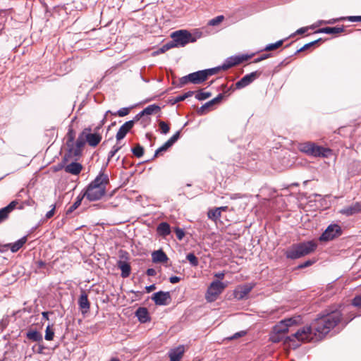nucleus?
Masks as SVG:
<instances>
[{"label":"nucleus","mask_w":361,"mask_h":361,"mask_svg":"<svg viewBox=\"0 0 361 361\" xmlns=\"http://www.w3.org/2000/svg\"><path fill=\"white\" fill-rule=\"evenodd\" d=\"M361 212V204L359 202H355L351 205L343 207L340 210V213L350 216Z\"/></svg>","instance_id":"17"},{"label":"nucleus","mask_w":361,"mask_h":361,"mask_svg":"<svg viewBox=\"0 0 361 361\" xmlns=\"http://www.w3.org/2000/svg\"><path fill=\"white\" fill-rule=\"evenodd\" d=\"M156 288V286L154 284L145 287V289L147 293H150L151 291L154 290Z\"/></svg>","instance_id":"62"},{"label":"nucleus","mask_w":361,"mask_h":361,"mask_svg":"<svg viewBox=\"0 0 361 361\" xmlns=\"http://www.w3.org/2000/svg\"><path fill=\"white\" fill-rule=\"evenodd\" d=\"M351 305L353 306L357 307L358 312L357 313H353V312H349L350 313V316H349L350 319L346 323L349 322L350 321H351L353 319H354L357 316L361 315V294L356 295L352 300Z\"/></svg>","instance_id":"20"},{"label":"nucleus","mask_w":361,"mask_h":361,"mask_svg":"<svg viewBox=\"0 0 361 361\" xmlns=\"http://www.w3.org/2000/svg\"><path fill=\"white\" fill-rule=\"evenodd\" d=\"M245 59H246V58L244 57L243 56H231V57L228 58L221 66H218L217 68H219V71L220 70H227L235 65H238V64L242 63Z\"/></svg>","instance_id":"14"},{"label":"nucleus","mask_w":361,"mask_h":361,"mask_svg":"<svg viewBox=\"0 0 361 361\" xmlns=\"http://www.w3.org/2000/svg\"><path fill=\"white\" fill-rule=\"evenodd\" d=\"M284 322L288 324V327L289 326H291L295 324H298V322H300V321L301 320L300 319V316H298V317H290V318H288V319H283Z\"/></svg>","instance_id":"45"},{"label":"nucleus","mask_w":361,"mask_h":361,"mask_svg":"<svg viewBox=\"0 0 361 361\" xmlns=\"http://www.w3.org/2000/svg\"><path fill=\"white\" fill-rule=\"evenodd\" d=\"M157 274V271L154 269L149 268L147 270V274L149 276H154Z\"/></svg>","instance_id":"58"},{"label":"nucleus","mask_w":361,"mask_h":361,"mask_svg":"<svg viewBox=\"0 0 361 361\" xmlns=\"http://www.w3.org/2000/svg\"><path fill=\"white\" fill-rule=\"evenodd\" d=\"M152 299L157 305H166L171 300L169 292L159 291L153 294Z\"/></svg>","instance_id":"11"},{"label":"nucleus","mask_w":361,"mask_h":361,"mask_svg":"<svg viewBox=\"0 0 361 361\" xmlns=\"http://www.w3.org/2000/svg\"><path fill=\"white\" fill-rule=\"evenodd\" d=\"M342 233L341 228L338 224H330L319 237L320 241H329L340 236Z\"/></svg>","instance_id":"7"},{"label":"nucleus","mask_w":361,"mask_h":361,"mask_svg":"<svg viewBox=\"0 0 361 361\" xmlns=\"http://www.w3.org/2000/svg\"><path fill=\"white\" fill-rule=\"evenodd\" d=\"M132 152L135 157L140 158L142 157L144 154V148L140 145L137 144L135 147L132 149Z\"/></svg>","instance_id":"39"},{"label":"nucleus","mask_w":361,"mask_h":361,"mask_svg":"<svg viewBox=\"0 0 361 361\" xmlns=\"http://www.w3.org/2000/svg\"><path fill=\"white\" fill-rule=\"evenodd\" d=\"M320 40H321V39H319L314 40L313 42H311L310 43H307V44H305L303 47H302L300 49H299L296 51V53H299V52H301V51H305V50L308 49L309 48H310L312 46H314V44H316Z\"/></svg>","instance_id":"47"},{"label":"nucleus","mask_w":361,"mask_h":361,"mask_svg":"<svg viewBox=\"0 0 361 361\" xmlns=\"http://www.w3.org/2000/svg\"><path fill=\"white\" fill-rule=\"evenodd\" d=\"M86 139L85 137V133L83 131L79 135L77 140L75 142V145L77 146L78 149L80 148L82 149L84 145H85Z\"/></svg>","instance_id":"36"},{"label":"nucleus","mask_w":361,"mask_h":361,"mask_svg":"<svg viewBox=\"0 0 361 361\" xmlns=\"http://www.w3.org/2000/svg\"><path fill=\"white\" fill-rule=\"evenodd\" d=\"M51 207H52L51 209L49 210L48 212H47V214L45 215L47 219H51L54 215L56 207L54 204H52Z\"/></svg>","instance_id":"54"},{"label":"nucleus","mask_w":361,"mask_h":361,"mask_svg":"<svg viewBox=\"0 0 361 361\" xmlns=\"http://www.w3.org/2000/svg\"><path fill=\"white\" fill-rule=\"evenodd\" d=\"M78 305L82 314L87 313L90 310V302L88 300L87 295L85 292H82L80 295L78 299Z\"/></svg>","instance_id":"21"},{"label":"nucleus","mask_w":361,"mask_h":361,"mask_svg":"<svg viewBox=\"0 0 361 361\" xmlns=\"http://www.w3.org/2000/svg\"><path fill=\"white\" fill-rule=\"evenodd\" d=\"M152 258L154 263H164L166 262L169 259L166 253L161 249L154 251L152 253Z\"/></svg>","instance_id":"24"},{"label":"nucleus","mask_w":361,"mask_h":361,"mask_svg":"<svg viewBox=\"0 0 361 361\" xmlns=\"http://www.w3.org/2000/svg\"><path fill=\"white\" fill-rule=\"evenodd\" d=\"M224 276H225V274L224 272H218V273L214 274V276L216 278H218L220 279H223L224 278Z\"/></svg>","instance_id":"64"},{"label":"nucleus","mask_w":361,"mask_h":361,"mask_svg":"<svg viewBox=\"0 0 361 361\" xmlns=\"http://www.w3.org/2000/svg\"><path fill=\"white\" fill-rule=\"evenodd\" d=\"M26 337L32 341L40 342L42 341V335L36 330L30 329L26 333Z\"/></svg>","instance_id":"30"},{"label":"nucleus","mask_w":361,"mask_h":361,"mask_svg":"<svg viewBox=\"0 0 361 361\" xmlns=\"http://www.w3.org/2000/svg\"><path fill=\"white\" fill-rule=\"evenodd\" d=\"M348 20L351 22H359L361 21V16H350Z\"/></svg>","instance_id":"60"},{"label":"nucleus","mask_w":361,"mask_h":361,"mask_svg":"<svg viewBox=\"0 0 361 361\" xmlns=\"http://www.w3.org/2000/svg\"><path fill=\"white\" fill-rule=\"evenodd\" d=\"M184 353V347L179 345L176 348L171 349L169 352V356L170 361H180Z\"/></svg>","instance_id":"22"},{"label":"nucleus","mask_w":361,"mask_h":361,"mask_svg":"<svg viewBox=\"0 0 361 361\" xmlns=\"http://www.w3.org/2000/svg\"><path fill=\"white\" fill-rule=\"evenodd\" d=\"M269 57V54H263L262 56H261L259 58H257L255 59L254 62L255 63H258V62H260L262 61V60H264L266 59H267Z\"/></svg>","instance_id":"59"},{"label":"nucleus","mask_w":361,"mask_h":361,"mask_svg":"<svg viewBox=\"0 0 361 361\" xmlns=\"http://www.w3.org/2000/svg\"><path fill=\"white\" fill-rule=\"evenodd\" d=\"M180 281V277L176 276H173L169 278V281L171 283H176L179 282Z\"/></svg>","instance_id":"56"},{"label":"nucleus","mask_w":361,"mask_h":361,"mask_svg":"<svg viewBox=\"0 0 361 361\" xmlns=\"http://www.w3.org/2000/svg\"><path fill=\"white\" fill-rule=\"evenodd\" d=\"M224 97L223 94H219L217 97L214 98L213 99L206 102L204 105H202L200 109L198 110V113L200 114H203L206 109L211 108L213 105L219 103Z\"/></svg>","instance_id":"25"},{"label":"nucleus","mask_w":361,"mask_h":361,"mask_svg":"<svg viewBox=\"0 0 361 361\" xmlns=\"http://www.w3.org/2000/svg\"><path fill=\"white\" fill-rule=\"evenodd\" d=\"M341 316L337 310L326 312L317 317L310 326L300 329L292 336L301 341L320 340L341 322Z\"/></svg>","instance_id":"1"},{"label":"nucleus","mask_w":361,"mask_h":361,"mask_svg":"<svg viewBox=\"0 0 361 361\" xmlns=\"http://www.w3.org/2000/svg\"><path fill=\"white\" fill-rule=\"evenodd\" d=\"M221 213L219 210V209L214 208L212 209H210L207 212V216L209 219L216 221L218 219H220Z\"/></svg>","instance_id":"33"},{"label":"nucleus","mask_w":361,"mask_h":361,"mask_svg":"<svg viewBox=\"0 0 361 361\" xmlns=\"http://www.w3.org/2000/svg\"><path fill=\"white\" fill-rule=\"evenodd\" d=\"M130 112V110L128 108H121L116 113H112L110 111H107L106 112V115L109 113H111L112 115L114 116H116L118 115V116H121V117H123V116H125L126 115H128Z\"/></svg>","instance_id":"41"},{"label":"nucleus","mask_w":361,"mask_h":361,"mask_svg":"<svg viewBox=\"0 0 361 361\" xmlns=\"http://www.w3.org/2000/svg\"><path fill=\"white\" fill-rule=\"evenodd\" d=\"M121 147L118 145H114L111 150L109 152L108 155V161L121 149Z\"/></svg>","instance_id":"48"},{"label":"nucleus","mask_w":361,"mask_h":361,"mask_svg":"<svg viewBox=\"0 0 361 361\" xmlns=\"http://www.w3.org/2000/svg\"><path fill=\"white\" fill-rule=\"evenodd\" d=\"M68 148V152L64 156V161H68L69 159H73L75 157H80L82 153V149L77 147L75 145V142L72 143V145H66Z\"/></svg>","instance_id":"18"},{"label":"nucleus","mask_w":361,"mask_h":361,"mask_svg":"<svg viewBox=\"0 0 361 361\" xmlns=\"http://www.w3.org/2000/svg\"><path fill=\"white\" fill-rule=\"evenodd\" d=\"M63 168L66 173L77 176L80 173L82 169V166L80 163L72 161L71 163L66 165Z\"/></svg>","instance_id":"19"},{"label":"nucleus","mask_w":361,"mask_h":361,"mask_svg":"<svg viewBox=\"0 0 361 361\" xmlns=\"http://www.w3.org/2000/svg\"><path fill=\"white\" fill-rule=\"evenodd\" d=\"M252 283L245 284L236 288L233 291V295L238 300H243L254 288Z\"/></svg>","instance_id":"12"},{"label":"nucleus","mask_w":361,"mask_h":361,"mask_svg":"<svg viewBox=\"0 0 361 361\" xmlns=\"http://www.w3.org/2000/svg\"><path fill=\"white\" fill-rule=\"evenodd\" d=\"M171 37L173 40L170 42L173 45V47H183L188 43L196 41V38L186 30L173 32L171 33Z\"/></svg>","instance_id":"4"},{"label":"nucleus","mask_w":361,"mask_h":361,"mask_svg":"<svg viewBox=\"0 0 361 361\" xmlns=\"http://www.w3.org/2000/svg\"><path fill=\"white\" fill-rule=\"evenodd\" d=\"M344 31V27H325L319 29L317 32L325 34H338Z\"/></svg>","instance_id":"28"},{"label":"nucleus","mask_w":361,"mask_h":361,"mask_svg":"<svg viewBox=\"0 0 361 361\" xmlns=\"http://www.w3.org/2000/svg\"><path fill=\"white\" fill-rule=\"evenodd\" d=\"M133 128V121H128L124 123L118 129L116 138L117 141H121L123 140L128 133L130 131V130Z\"/></svg>","instance_id":"16"},{"label":"nucleus","mask_w":361,"mask_h":361,"mask_svg":"<svg viewBox=\"0 0 361 361\" xmlns=\"http://www.w3.org/2000/svg\"><path fill=\"white\" fill-rule=\"evenodd\" d=\"M84 198V195H82L80 193L77 197L75 202L68 208L67 210V214H70L73 212L75 209H76L80 204Z\"/></svg>","instance_id":"34"},{"label":"nucleus","mask_w":361,"mask_h":361,"mask_svg":"<svg viewBox=\"0 0 361 361\" xmlns=\"http://www.w3.org/2000/svg\"><path fill=\"white\" fill-rule=\"evenodd\" d=\"M145 115L144 114H141V111L140 113H138L134 118L133 120H131L132 121H133V125L135 124V122L140 121L142 117H143Z\"/></svg>","instance_id":"57"},{"label":"nucleus","mask_w":361,"mask_h":361,"mask_svg":"<svg viewBox=\"0 0 361 361\" xmlns=\"http://www.w3.org/2000/svg\"><path fill=\"white\" fill-rule=\"evenodd\" d=\"M157 231L159 235L166 237L171 233L170 225L166 222H161L158 225Z\"/></svg>","instance_id":"26"},{"label":"nucleus","mask_w":361,"mask_h":361,"mask_svg":"<svg viewBox=\"0 0 361 361\" xmlns=\"http://www.w3.org/2000/svg\"><path fill=\"white\" fill-rule=\"evenodd\" d=\"M188 82H190V78H188V75H185L184 77H182L180 79V86L182 87L183 85L187 84Z\"/></svg>","instance_id":"53"},{"label":"nucleus","mask_w":361,"mask_h":361,"mask_svg":"<svg viewBox=\"0 0 361 361\" xmlns=\"http://www.w3.org/2000/svg\"><path fill=\"white\" fill-rule=\"evenodd\" d=\"M185 99V98L183 94L177 96L176 97L174 98L173 104H176V103L182 102Z\"/></svg>","instance_id":"55"},{"label":"nucleus","mask_w":361,"mask_h":361,"mask_svg":"<svg viewBox=\"0 0 361 361\" xmlns=\"http://www.w3.org/2000/svg\"><path fill=\"white\" fill-rule=\"evenodd\" d=\"M298 149L309 156H312L314 157H329L332 151L319 145H317L316 143L312 142H305L302 143H300L298 145Z\"/></svg>","instance_id":"3"},{"label":"nucleus","mask_w":361,"mask_h":361,"mask_svg":"<svg viewBox=\"0 0 361 361\" xmlns=\"http://www.w3.org/2000/svg\"><path fill=\"white\" fill-rule=\"evenodd\" d=\"M171 48H173V45L172 44H171V42H169L164 44L161 47L159 48L156 51H154V55H158L160 54H163Z\"/></svg>","instance_id":"37"},{"label":"nucleus","mask_w":361,"mask_h":361,"mask_svg":"<svg viewBox=\"0 0 361 361\" xmlns=\"http://www.w3.org/2000/svg\"><path fill=\"white\" fill-rule=\"evenodd\" d=\"M173 145V144L168 140L162 146L159 147L154 154V157H157L158 154L161 152L166 151L169 147H171Z\"/></svg>","instance_id":"40"},{"label":"nucleus","mask_w":361,"mask_h":361,"mask_svg":"<svg viewBox=\"0 0 361 361\" xmlns=\"http://www.w3.org/2000/svg\"><path fill=\"white\" fill-rule=\"evenodd\" d=\"M180 130L177 131L169 140L173 145L180 137Z\"/></svg>","instance_id":"51"},{"label":"nucleus","mask_w":361,"mask_h":361,"mask_svg":"<svg viewBox=\"0 0 361 361\" xmlns=\"http://www.w3.org/2000/svg\"><path fill=\"white\" fill-rule=\"evenodd\" d=\"M135 315L142 323H145L149 320V313L145 307H139L136 310Z\"/></svg>","instance_id":"27"},{"label":"nucleus","mask_w":361,"mask_h":361,"mask_svg":"<svg viewBox=\"0 0 361 361\" xmlns=\"http://www.w3.org/2000/svg\"><path fill=\"white\" fill-rule=\"evenodd\" d=\"M261 75V72L254 71L249 74L244 75L239 81L235 83L236 89H242L250 84H251L254 80L258 78Z\"/></svg>","instance_id":"10"},{"label":"nucleus","mask_w":361,"mask_h":361,"mask_svg":"<svg viewBox=\"0 0 361 361\" xmlns=\"http://www.w3.org/2000/svg\"><path fill=\"white\" fill-rule=\"evenodd\" d=\"M283 40H279V41H277L275 43L269 44L266 46L264 50L265 51H272V50H274V49L280 47L283 44Z\"/></svg>","instance_id":"43"},{"label":"nucleus","mask_w":361,"mask_h":361,"mask_svg":"<svg viewBox=\"0 0 361 361\" xmlns=\"http://www.w3.org/2000/svg\"><path fill=\"white\" fill-rule=\"evenodd\" d=\"M223 19H224L223 16H219L212 19L209 21V25H212V26L217 25L223 20Z\"/></svg>","instance_id":"49"},{"label":"nucleus","mask_w":361,"mask_h":361,"mask_svg":"<svg viewBox=\"0 0 361 361\" xmlns=\"http://www.w3.org/2000/svg\"><path fill=\"white\" fill-rule=\"evenodd\" d=\"M109 182V176L107 174L100 172L95 179L91 182L90 185L99 187L100 188L106 190V187Z\"/></svg>","instance_id":"15"},{"label":"nucleus","mask_w":361,"mask_h":361,"mask_svg":"<svg viewBox=\"0 0 361 361\" xmlns=\"http://www.w3.org/2000/svg\"><path fill=\"white\" fill-rule=\"evenodd\" d=\"M128 253L126 251L121 250L120 252L121 259H128ZM117 267L121 271V276L123 278H127L130 276L131 271V267L130 264L126 260L120 259L117 262Z\"/></svg>","instance_id":"9"},{"label":"nucleus","mask_w":361,"mask_h":361,"mask_svg":"<svg viewBox=\"0 0 361 361\" xmlns=\"http://www.w3.org/2000/svg\"><path fill=\"white\" fill-rule=\"evenodd\" d=\"M307 30H308V27H303L298 29L295 33L298 34V35H302V34H304L305 32H306L307 31Z\"/></svg>","instance_id":"61"},{"label":"nucleus","mask_w":361,"mask_h":361,"mask_svg":"<svg viewBox=\"0 0 361 361\" xmlns=\"http://www.w3.org/2000/svg\"><path fill=\"white\" fill-rule=\"evenodd\" d=\"M159 126L160 132L162 134L166 135L170 130V127H169V124L163 121H159Z\"/></svg>","instance_id":"42"},{"label":"nucleus","mask_w":361,"mask_h":361,"mask_svg":"<svg viewBox=\"0 0 361 361\" xmlns=\"http://www.w3.org/2000/svg\"><path fill=\"white\" fill-rule=\"evenodd\" d=\"M75 133L73 128H70L66 134V145H72L75 142Z\"/></svg>","instance_id":"35"},{"label":"nucleus","mask_w":361,"mask_h":361,"mask_svg":"<svg viewBox=\"0 0 361 361\" xmlns=\"http://www.w3.org/2000/svg\"><path fill=\"white\" fill-rule=\"evenodd\" d=\"M186 259L188 260L191 266L192 267H197L199 264V261L197 257L194 255V253H188L186 255Z\"/></svg>","instance_id":"38"},{"label":"nucleus","mask_w":361,"mask_h":361,"mask_svg":"<svg viewBox=\"0 0 361 361\" xmlns=\"http://www.w3.org/2000/svg\"><path fill=\"white\" fill-rule=\"evenodd\" d=\"M245 332L244 331H240V332H238L236 334H235L231 338V339H233V338H237L238 337H240L243 335H245Z\"/></svg>","instance_id":"63"},{"label":"nucleus","mask_w":361,"mask_h":361,"mask_svg":"<svg viewBox=\"0 0 361 361\" xmlns=\"http://www.w3.org/2000/svg\"><path fill=\"white\" fill-rule=\"evenodd\" d=\"M212 94L209 92H199L196 94L195 98L200 101L204 100L210 97Z\"/></svg>","instance_id":"46"},{"label":"nucleus","mask_w":361,"mask_h":361,"mask_svg":"<svg viewBox=\"0 0 361 361\" xmlns=\"http://www.w3.org/2000/svg\"><path fill=\"white\" fill-rule=\"evenodd\" d=\"M226 286V283L220 281L216 280L212 281L207 288L205 295L206 300L208 302L215 301L217 297L224 291Z\"/></svg>","instance_id":"5"},{"label":"nucleus","mask_w":361,"mask_h":361,"mask_svg":"<svg viewBox=\"0 0 361 361\" xmlns=\"http://www.w3.org/2000/svg\"><path fill=\"white\" fill-rule=\"evenodd\" d=\"M288 331V324L284 320L281 321L274 326V331L276 334H284Z\"/></svg>","instance_id":"32"},{"label":"nucleus","mask_w":361,"mask_h":361,"mask_svg":"<svg viewBox=\"0 0 361 361\" xmlns=\"http://www.w3.org/2000/svg\"><path fill=\"white\" fill-rule=\"evenodd\" d=\"M54 336V331L50 327V326H47L45 331V336L44 338L47 341H52Z\"/></svg>","instance_id":"44"},{"label":"nucleus","mask_w":361,"mask_h":361,"mask_svg":"<svg viewBox=\"0 0 361 361\" xmlns=\"http://www.w3.org/2000/svg\"><path fill=\"white\" fill-rule=\"evenodd\" d=\"M174 231H175L177 238L179 240H181L184 238L185 232L183 229L180 228L178 227H176V228H175Z\"/></svg>","instance_id":"50"},{"label":"nucleus","mask_w":361,"mask_h":361,"mask_svg":"<svg viewBox=\"0 0 361 361\" xmlns=\"http://www.w3.org/2000/svg\"><path fill=\"white\" fill-rule=\"evenodd\" d=\"M106 193V190L103 188H100L99 187H95L92 185H88L86 191L82 194L90 201H97L100 200Z\"/></svg>","instance_id":"8"},{"label":"nucleus","mask_w":361,"mask_h":361,"mask_svg":"<svg viewBox=\"0 0 361 361\" xmlns=\"http://www.w3.org/2000/svg\"><path fill=\"white\" fill-rule=\"evenodd\" d=\"M314 262V261H312V260H307L304 263L300 264L298 266V268L299 269H303V268L311 266L312 264H313Z\"/></svg>","instance_id":"52"},{"label":"nucleus","mask_w":361,"mask_h":361,"mask_svg":"<svg viewBox=\"0 0 361 361\" xmlns=\"http://www.w3.org/2000/svg\"><path fill=\"white\" fill-rule=\"evenodd\" d=\"M317 244L313 241H307L292 245L286 251V256L288 259H295L307 255L313 252Z\"/></svg>","instance_id":"2"},{"label":"nucleus","mask_w":361,"mask_h":361,"mask_svg":"<svg viewBox=\"0 0 361 361\" xmlns=\"http://www.w3.org/2000/svg\"><path fill=\"white\" fill-rule=\"evenodd\" d=\"M18 202L16 200L12 201L6 207L0 209V223L3 222L8 218L9 213L16 207Z\"/></svg>","instance_id":"23"},{"label":"nucleus","mask_w":361,"mask_h":361,"mask_svg":"<svg viewBox=\"0 0 361 361\" xmlns=\"http://www.w3.org/2000/svg\"><path fill=\"white\" fill-rule=\"evenodd\" d=\"M86 142L91 147H96L101 141L102 136L98 133H91V128H85L83 130Z\"/></svg>","instance_id":"13"},{"label":"nucleus","mask_w":361,"mask_h":361,"mask_svg":"<svg viewBox=\"0 0 361 361\" xmlns=\"http://www.w3.org/2000/svg\"><path fill=\"white\" fill-rule=\"evenodd\" d=\"M161 110L159 106L157 104H151L145 108L142 111H141V114L145 115H152L155 114Z\"/></svg>","instance_id":"31"},{"label":"nucleus","mask_w":361,"mask_h":361,"mask_svg":"<svg viewBox=\"0 0 361 361\" xmlns=\"http://www.w3.org/2000/svg\"><path fill=\"white\" fill-rule=\"evenodd\" d=\"M219 68H213L202 71H196L188 74L190 78V82L192 84H200L205 81L209 76L213 75L218 73Z\"/></svg>","instance_id":"6"},{"label":"nucleus","mask_w":361,"mask_h":361,"mask_svg":"<svg viewBox=\"0 0 361 361\" xmlns=\"http://www.w3.org/2000/svg\"><path fill=\"white\" fill-rule=\"evenodd\" d=\"M27 237L24 236L13 243H10L8 246L10 247L12 252L18 251L23 245L26 243Z\"/></svg>","instance_id":"29"}]
</instances>
